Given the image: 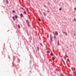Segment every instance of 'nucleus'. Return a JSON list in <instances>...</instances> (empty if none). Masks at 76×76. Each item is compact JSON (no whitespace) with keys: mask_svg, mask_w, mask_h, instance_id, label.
Segmentation results:
<instances>
[{"mask_svg":"<svg viewBox=\"0 0 76 76\" xmlns=\"http://www.w3.org/2000/svg\"><path fill=\"white\" fill-rule=\"evenodd\" d=\"M12 12H13V13H15V11H13Z\"/></svg>","mask_w":76,"mask_h":76,"instance_id":"4be33fe9","label":"nucleus"},{"mask_svg":"<svg viewBox=\"0 0 76 76\" xmlns=\"http://www.w3.org/2000/svg\"><path fill=\"white\" fill-rule=\"evenodd\" d=\"M66 32H63L64 34H66Z\"/></svg>","mask_w":76,"mask_h":76,"instance_id":"5701e85b","label":"nucleus"},{"mask_svg":"<svg viewBox=\"0 0 76 76\" xmlns=\"http://www.w3.org/2000/svg\"><path fill=\"white\" fill-rule=\"evenodd\" d=\"M74 10H76V7H75V8H74Z\"/></svg>","mask_w":76,"mask_h":76,"instance_id":"2eb2a0df","label":"nucleus"},{"mask_svg":"<svg viewBox=\"0 0 76 76\" xmlns=\"http://www.w3.org/2000/svg\"><path fill=\"white\" fill-rule=\"evenodd\" d=\"M54 37L55 38V39H56V37Z\"/></svg>","mask_w":76,"mask_h":76,"instance_id":"b1692460","label":"nucleus"},{"mask_svg":"<svg viewBox=\"0 0 76 76\" xmlns=\"http://www.w3.org/2000/svg\"><path fill=\"white\" fill-rule=\"evenodd\" d=\"M67 61H68L69 62H70V59H69V58H68L67 59Z\"/></svg>","mask_w":76,"mask_h":76,"instance_id":"39448f33","label":"nucleus"},{"mask_svg":"<svg viewBox=\"0 0 76 76\" xmlns=\"http://www.w3.org/2000/svg\"><path fill=\"white\" fill-rule=\"evenodd\" d=\"M18 28H20V25H18Z\"/></svg>","mask_w":76,"mask_h":76,"instance_id":"1a4fd4ad","label":"nucleus"},{"mask_svg":"<svg viewBox=\"0 0 76 76\" xmlns=\"http://www.w3.org/2000/svg\"><path fill=\"white\" fill-rule=\"evenodd\" d=\"M50 56H53V54L52 53H51L50 54Z\"/></svg>","mask_w":76,"mask_h":76,"instance_id":"9d476101","label":"nucleus"},{"mask_svg":"<svg viewBox=\"0 0 76 76\" xmlns=\"http://www.w3.org/2000/svg\"><path fill=\"white\" fill-rule=\"evenodd\" d=\"M50 42H53V36L51 34L50 35Z\"/></svg>","mask_w":76,"mask_h":76,"instance_id":"f257e3e1","label":"nucleus"},{"mask_svg":"<svg viewBox=\"0 0 76 76\" xmlns=\"http://www.w3.org/2000/svg\"><path fill=\"white\" fill-rule=\"evenodd\" d=\"M48 52H49V51H48Z\"/></svg>","mask_w":76,"mask_h":76,"instance_id":"c85d7f7f","label":"nucleus"},{"mask_svg":"<svg viewBox=\"0 0 76 76\" xmlns=\"http://www.w3.org/2000/svg\"><path fill=\"white\" fill-rule=\"evenodd\" d=\"M52 59L53 60H55V58L54 57H52Z\"/></svg>","mask_w":76,"mask_h":76,"instance_id":"f03ea898","label":"nucleus"},{"mask_svg":"<svg viewBox=\"0 0 76 76\" xmlns=\"http://www.w3.org/2000/svg\"><path fill=\"white\" fill-rule=\"evenodd\" d=\"M56 35H58V33H57V32L56 31Z\"/></svg>","mask_w":76,"mask_h":76,"instance_id":"20e7f679","label":"nucleus"},{"mask_svg":"<svg viewBox=\"0 0 76 76\" xmlns=\"http://www.w3.org/2000/svg\"><path fill=\"white\" fill-rule=\"evenodd\" d=\"M22 9H23V10H24V9H23V8H21Z\"/></svg>","mask_w":76,"mask_h":76,"instance_id":"393cba45","label":"nucleus"},{"mask_svg":"<svg viewBox=\"0 0 76 76\" xmlns=\"http://www.w3.org/2000/svg\"><path fill=\"white\" fill-rule=\"evenodd\" d=\"M65 34H66V35L67 36V33H65Z\"/></svg>","mask_w":76,"mask_h":76,"instance_id":"412c9836","label":"nucleus"},{"mask_svg":"<svg viewBox=\"0 0 76 76\" xmlns=\"http://www.w3.org/2000/svg\"><path fill=\"white\" fill-rule=\"evenodd\" d=\"M23 13H24V14L25 15H26V12H23Z\"/></svg>","mask_w":76,"mask_h":76,"instance_id":"ddd939ff","label":"nucleus"},{"mask_svg":"<svg viewBox=\"0 0 76 76\" xmlns=\"http://www.w3.org/2000/svg\"><path fill=\"white\" fill-rule=\"evenodd\" d=\"M61 8H59V10H61Z\"/></svg>","mask_w":76,"mask_h":76,"instance_id":"f3484780","label":"nucleus"},{"mask_svg":"<svg viewBox=\"0 0 76 76\" xmlns=\"http://www.w3.org/2000/svg\"><path fill=\"white\" fill-rule=\"evenodd\" d=\"M28 26H30V25H29V23H28Z\"/></svg>","mask_w":76,"mask_h":76,"instance_id":"dca6fc26","label":"nucleus"},{"mask_svg":"<svg viewBox=\"0 0 76 76\" xmlns=\"http://www.w3.org/2000/svg\"><path fill=\"white\" fill-rule=\"evenodd\" d=\"M38 20H39V21H41V19H38Z\"/></svg>","mask_w":76,"mask_h":76,"instance_id":"4468645a","label":"nucleus"},{"mask_svg":"<svg viewBox=\"0 0 76 76\" xmlns=\"http://www.w3.org/2000/svg\"><path fill=\"white\" fill-rule=\"evenodd\" d=\"M40 45H41V46H42V43H40Z\"/></svg>","mask_w":76,"mask_h":76,"instance_id":"f8f14e48","label":"nucleus"},{"mask_svg":"<svg viewBox=\"0 0 76 76\" xmlns=\"http://www.w3.org/2000/svg\"><path fill=\"white\" fill-rule=\"evenodd\" d=\"M12 19L14 20H15V17H14V16L12 17Z\"/></svg>","mask_w":76,"mask_h":76,"instance_id":"423d86ee","label":"nucleus"},{"mask_svg":"<svg viewBox=\"0 0 76 76\" xmlns=\"http://www.w3.org/2000/svg\"><path fill=\"white\" fill-rule=\"evenodd\" d=\"M20 16L21 17H23V14H20Z\"/></svg>","mask_w":76,"mask_h":76,"instance_id":"0eeeda50","label":"nucleus"},{"mask_svg":"<svg viewBox=\"0 0 76 76\" xmlns=\"http://www.w3.org/2000/svg\"><path fill=\"white\" fill-rule=\"evenodd\" d=\"M47 38H49V35H48V34H47Z\"/></svg>","mask_w":76,"mask_h":76,"instance_id":"9b49d317","label":"nucleus"},{"mask_svg":"<svg viewBox=\"0 0 76 76\" xmlns=\"http://www.w3.org/2000/svg\"><path fill=\"white\" fill-rule=\"evenodd\" d=\"M15 18H16V19H18V15H15Z\"/></svg>","mask_w":76,"mask_h":76,"instance_id":"7ed1b4c3","label":"nucleus"},{"mask_svg":"<svg viewBox=\"0 0 76 76\" xmlns=\"http://www.w3.org/2000/svg\"><path fill=\"white\" fill-rule=\"evenodd\" d=\"M44 15H45V14H44Z\"/></svg>","mask_w":76,"mask_h":76,"instance_id":"bb28decb","label":"nucleus"},{"mask_svg":"<svg viewBox=\"0 0 76 76\" xmlns=\"http://www.w3.org/2000/svg\"><path fill=\"white\" fill-rule=\"evenodd\" d=\"M26 22L28 23H29V21H28V20H26Z\"/></svg>","mask_w":76,"mask_h":76,"instance_id":"6e6552de","label":"nucleus"},{"mask_svg":"<svg viewBox=\"0 0 76 76\" xmlns=\"http://www.w3.org/2000/svg\"><path fill=\"white\" fill-rule=\"evenodd\" d=\"M74 35H76V34H74Z\"/></svg>","mask_w":76,"mask_h":76,"instance_id":"a878e982","label":"nucleus"},{"mask_svg":"<svg viewBox=\"0 0 76 76\" xmlns=\"http://www.w3.org/2000/svg\"><path fill=\"white\" fill-rule=\"evenodd\" d=\"M76 18H74V20L75 21H76Z\"/></svg>","mask_w":76,"mask_h":76,"instance_id":"a211bd4d","label":"nucleus"},{"mask_svg":"<svg viewBox=\"0 0 76 76\" xmlns=\"http://www.w3.org/2000/svg\"><path fill=\"white\" fill-rule=\"evenodd\" d=\"M48 52H49V51H48Z\"/></svg>","mask_w":76,"mask_h":76,"instance_id":"c756f323","label":"nucleus"},{"mask_svg":"<svg viewBox=\"0 0 76 76\" xmlns=\"http://www.w3.org/2000/svg\"><path fill=\"white\" fill-rule=\"evenodd\" d=\"M48 12H49V11H48Z\"/></svg>","mask_w":76,"mask_h":76,"instance_id":"cd10ccee","label":"nucleus"},{"mask_svg":"<svg viewBox=\"0 0 76 76\" xmlns=\"http://www.w3.org/2000/svg\"><path fill=\"white\" fill-rule=\"evenodd\" d=\"M58 44H59V41H58Z\"/></svg>","mask_w":76,"mask_h":76,"instance_id":"6ab92c4d","label":"nucleus"},{"mask_svg":"<svg viewBox=\"0 0 76 76\" xmlns=\"http://www.w3.org/2000/svg\"><path fill=\"white\" fill-rule=\"evenodd\" d=\"M37 48L38 49V50H39V48H38V47H37Z\"/></svg>","mask_w":76,"mask_h":76,"instance_id":"aec40b11","label":"nucleus"}]
</instances>
